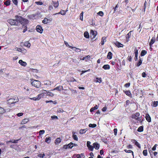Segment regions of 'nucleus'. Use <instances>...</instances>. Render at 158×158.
I'll return each instance as SVG.
<instances>
[{
    "instance_id": "obj_32",
    "label": "nucleus",
    "mask_w": 158,
    "mask_h": 158,
    "mask_svg": "<svg viewBox=\"0 0 158 158\" xmlns=\"http://www.w3.org/2000/svg\"><path fill=\"white\" fill-rule=\"evenodd\" d=\"M24 46L29 48L31 46V44L28 42H26L24 43Z\"/></svg>"
},
{
    "instance_id": "obj_6",
    "label": "nucleus",
    "mask_w": 158,
    "mask_h": 158,
    "mask_svg": "<svg viewBox=\"0 0 158 158\" xmlns=\"http://www.w3.org/2000/svg\"><path fill=\"white\" fill-rule=\"evenodd\" d=\"M36 30L37 32L40 33H42L43 31L42 27L40 25H37L36 26Z\"/></svg>"
},
{
    "instance_id": "obj_56",
    "label": "nucleus",
    "mask_w": 158,
    "mask_h": 158,
    "mask_svg": "<svg viewBox=\"0 0 158 158\" xmlns=\"http://www.w3.org/2000/svg\"><path fill=\"white\" fill-rule=\"evenodd\" d=\"M51 118L52 119H58L57 117L55 115H52L51 116Z\"/></svg>"
},
{
    "instance_id": "obj_19",
    "label": "nucleus",
    "mask_w": 158,
    "mask_h": 158,
    "mask_svg": "<svg viewBox=\"0 0 158 158\" xmlns=\"http://www.w3.org/2000/svg\"><path fill=\"white\" fill-rule=\"evenodd\" d=\"M90 34L92 35H93L94 38L97 35V32L96 31H94L93 30H91L90 31Z\"/></svg>"
},
{
    "instance_id": "obj_5",
    "label": "nucleus",
    "mask_w": 158,
    "mask_h": 158,
    "mask_svg": "<svg viewBox=\"0 0 158 158\" xmlns=\"http://www.w3.org/2000/svg\"><path fill=\"white\" fill-rule=\"evenodd\" d=\"M42 97H43V95H42V94H38L36 97L32 98H29L32 100L37 101L40 99Z\"/></svg>"
},
{
    "instance_id": "obj_27",
    "label": "nucleus",
    "mask_w": 158,
    "mask_h": 158,
    "mask_svg": "<svg viewBox=\"0 0 158 158\" xmlns=\"http://www.w3.org/2000/svg\"><path fill=\"white\" fill-rule=\"evenodd\" d=\"M66 11H65L63 10L62 11H60L58 13L55 14L54 15H56V14H60L62 15H64L66 14Z\"/></svg>"
},
{
    "instance_id": "obj_47",
    "label": "nucleus",
    "mask_w": 158,
    "mask_h": 158,
    "mask_svg": "<svg viewBox=\"0 0 158 158\" xmlns=\"http://www.w3.org/2000/svg\"><path fill=\"white\" fill-rule=\"evenodd\" d=\"M143 154L144 156H146L147 155V150H144L143 152Z\"/></svg>"
},
{
    "instance_id": "obj_29",
    "label": "nucleus",
    "mask_w": 158,
    "mask_h": 158,
    "mask_svg": "<svg viewBox=\"0 0 158 158\" xmlns=\"http://www.w3.org/2000/svg\"><path fill=\"white\" fill-rule=\"evenodd\" d=\"M51 140V137H49L48 138H46L45 139V142L48 143H49L50 142Z\"/></svg>"
},
{
    "instance_id": "obj_9",
    "label": "nucleus",
    "mask_w": 158,
    "mask_h": 158,
    "mask_svg": "<svg viewBox=\"0 0 158 158\" xmlns=\"http://www.w3.org/2000/svg\"><path fill=\"white\" fill-rule=\"evenodd\" d=\"M64 43L66 46L69 47V48L73 49V50L75 51L77 49L75 47H73L70 46L69 44L66 41H64Z\"/></svg>"
},
{
    "instance_id": "obj_4",
    "label": "nucleus",
    "mask_w": 158,
    "mask_h": 158,
    "mask_svg": "<svg viewBox=\"0 0 158 158\" xmlns=\"http://www.w3.org/2000/svg\"><path fill=\"white\" fill-rule=\"evenodd\" d=\"M19 101L18 98H10L7 101V103L9 104L15 103Z\"/></svg>"
},
{
    "instance_id": "obj_2",
    "label": "nucleus",
    "mask_w": 158,
    "mask_h": 158,
    "mask_svg": "<svg viewBox=\"0 0 158 158\" xmlns=\"http://www.w3.org/2000/svg\"><path fill=\"white\" fill-rule=\"evenodd\" d=\"M31 84L32 86L37 88H39L41 86V83L40 81L36 80H31Z\"/></svg>"
},
{
    "instance_id": "obj_35",
    "label": "nucleus",
    "mask_w": 158,
    "mask_h": 158,
    "mask_svg": "<svg viewBox=\"0 0 158 158\" xmlns=\"http://www.w3.org/2000/svg\"><path fill=\"white\" fill-rule=\"evenodd\" d=\"M5 112L6 111L3 108L0 107V114H2Z\"/></svg>"
},
{
    "instance_id": "obj_34",
    "label": "nucleus",
    "mask_w": 158,
    "mask_h": 158,
    "mask_svg": "<svg viewBox=\"0 0 158 158\" xmlns=\"http://www.w3.org/2000/svg\"><path fill=\"white\" fill-rule=\"evenodd\" d=\"M147 51L145 50H143L142 51L141 53V56H143L146 55L147 53Z\"/></svg>"
},
{
    "instance_id": "obj_52",
    "label": "nucleus",
    "mask_w": 158,
    "mask_h": 158,
    "mask_svg": "<svg viewBox=\"0 0 158 158\" xmlns=\"http://www.w3.org/2000/svg\"><path fill=\"white\" fill-rule=\"evenodd\" d=\"M135 144L136 146H137V147H139V148H141L140 145L138 142L137 141L135 142Z\"/></svg>"
},
{
    "instance_id": "obj_21",
    "label": "nucleus",
    "mask_w": 158,
    "mask_h": 158,
    "mask_svg": "<svg viewBox=\"0 0 158 158\" xmlns=\"http://www.w3.org/2000/svg\"><path fill=\"white\" fill-rule=\"evenodd\" d=\"M112 54L111 52H109L108 53L107 58L109 59H111L112 58Z\"/></svg>"
},
{
    "instance_id": "obj_25",
    "label": "nucleus",
    "mask_w": 158,
    "mask_h": 158,
    "mask_svg": "<svg viewBox=\"0 0 158 158\" xmlns=\"http://www.w3.org/2000/svg\"><path fill=\"white\" fill-rule=\"evenodd\" d=\"M87 130V129H81L79 131V133L81 134H84L86 132Z\"/></svg>"
},
{
    "instance_id": "obj_64",
    "label": "nucleus",
    "mask_w": 158,
    "mask_h": 158,
    "mask_svg": "<svg viewBox=\"0 0 158 158\" xmlns=\"http://www.w3.org/2000/svg\"><path fill=\"white\" fill-rule=\"evenodd\" d=\"M90 144H91V142L89 141H88L87 142V144H86V145H87V147L89 146H90Z\"/></svg>"
},
{
    "instance_id": "obj_10",
    "label": "nucleus",
    "mask_w": 158,
    "mask_h": 158,
    "mask_svg": "<svg viewBox=\"0 0 158 158\" xmlns=\"http://www.w3.org/2000/svg\"><path fill=\"white\" fill-rule=\"evenodd\" d=\"M51 21V20L47 18H44V19L42 21V23L45 24H47L48 23Z\"/></svg>"
},
{
    "instance_id": "obj_11",
    "label": "nucleus",
    "mask_w": 158,
    "mask_h": 158,
    "mask_svg": "<svg viewBox=\"0 0 158 158\" xmlns=\"http://www.w3.org/2000/svg\"><path fill=\"white\" fill-rule=\"evenodd\" d=\"M63 87L62 86H59L56 87L55 88L51 90H58L59 91H60L61 89H63Z\"/></svg>"
},
{
    "instance_id": "obj_14",
    "label": "nucleus",
    "mask_w": 158,
    "mask_h": 158,
    "mask_svg": "<svg viewBox=\"0 0 158 158\" xmlns=\"http://www.w3.org/2000/svg\"><path fill=\"white\" fill-rule=\"evenodd\" d=\"M114 44L118 48L123 47V45L120 42H116Z\"/></svg>"
},
{
    "instance_id": "obj_30",
    "label": "nucleus",
    "mask_w": 158,
    "mask_h": 158,
    "mask_svg": "<svg viewBox=\"0 0 158 158\" xmlns=\"http://www.w3.org/2000/svg\"><path fill=\"white\" fill-rule=\"evenodd\" d=\"M96 82H98L99 83H101L102 81V80L101 78H98L97 77L95 79Z\"/></svg>"
},
{
    "instance_id": "obj_28",
    "label": "nucleus",
    "mask_w": 158,
    "mask_h": 158,
    "mask_svg": "<svg viewBox=\"0 0 158 158\" xmlns=\"http://www.w3.org/2000/svg\"><path fill=\"white\" fill-rule=\"evenodd\" d=\"M75 132H73V137L74 140L77 141L78 138L77 135L75 134Z\"/></svg>"
},
{
    "instance_id": "obj_17",
    "label": "nucleus",
    "mask_w": 158,
    "mask_h": 158,
    "mask_svg": "<svg viewBox=\"0 0 158 158\" xmlns=\"http://www.w3.org/2000/svg\"><path fill=\"white\" fill-rule=\"evenodd\" d=\"M44 85L49 87L51 85V82L50 81H47L44 82Z\"/></svg>"
},
{
    "instance_id": "obj_55",
    "label": "nucleus",
    "mask_w": 158,
    "mask_h": 158,
    "mask_svg": "<svg viewBox=\"0 0 158 158\" xmlns=\"http://www.w3.org/2000/svg\"><path fill=\"white\" fill-rule=\"evenodd\" d=\"M46 91H47L46 90H43L41 92V94H42L43 96H44V94H47V92H46Z\"/></svg>"
},
{
    "instance_id": "obj_7",
    "label": "nucleus",
    "mask_w": 158,
    "mask_h": 158,
    "mask_svg": "<svg viewBox=\"0 0 158 158\" xmlns=\"http://www.w3.org/2000/svg\"><path fill=\"white\" fill-rule=\"evenodd\" d=\"M19 63L22 66L25 67L27 65V64L26 62L23 61L22 60H20L19 61Z\"/></svg>"
},
{
    "instance_id": "obj_62",
    "label": "nucleus",
    "mask_w": 158,
    "mask_h": 158,
    "mask_svg": "<svg viewBox=\"0 0 158 158\" xmlns=\"http://www.w3.org/2000/svg\"><path fill=\"white\" fill-rule=\"evenodd\" d=\"M127 148L128 149H132L133 148L131 144H129L127 146Z\"/></svg>"
},
{
    "instance_id": "obj_12",
    "label": "nucleus",
    "mask_w": 158,
    "mask_h": 158,
    "mask_svg": "<svg viewBox=\"0 0 158 158\" xmlns=\"http://www.w3.org/2000/svg\"><path fill=\"white\" fill-rule=\"evenodd\" d=\"M140 115L139 113H136L135 114H133L132 116V118L134 119H136L138 118Z\"/></svg>"
},
{
    "instance_id": "obj_41",
    "label": "nucleus",
    "mask_w": 158,
    "mask_h": 158,
    "mask_svg": "<svg viewBox=\"0 0 158 158\" xmlns=\"http://www.w3.org/2000/svg\"><path fill=\"white\" fill-rule=\"evenodd\" d=\"M142 60L141 59H140L138 63L137 64L136 66H139L142 64Z\"/></svg>"
},
{
    "instance_id": "obj_23",
    "label": "nucleus",
    "mask_w": 158,
    "mask_h": 158,
    "mask_svg": "<svg viewBox=\"0 0 158 158\" xmlns=\"http://www.w3.org/2000/svg\"><path fill=\"white\" fill-rule=\"evenodd\" d=\"M52 5L55 8L57 7L58 6V5H59V3H58V2H52Z\"/></svg>"
},
{
    "instance_id": "obj_31",
    "label": "nucleus",
    "mask_w": 158,
    "mask_h": 158,
    "mask_svg": "<svg viewBox=\"0 0 158 158\" xmlns=\"http://www.w3.org/2000/svg\"><path fill=\"white\" fill-rule=\"evenodd\" d=\"M84 37L86 38H89V34L88 32H85L84 33Z\"/></svg>"
},
{
    "instance_id": "obj_42",
    "label": "nucleus",
    "mask_w": 158,
    "mask_h": 158,
    "mask_svg": "<svg viewBox=\"0 0 158 158\" xmlns=\"http://www.w3.org/2000/svg\"><path fill=\"white\" fill-rule=\"evenodd\" d=\"M96 125L95 124H89V126L90 127L94 128L96 126Z\"/></svg>"
},
{
    "instance_id": "obj_59",
    "label": "nucleus",
    "mask_w": 158,
    "mask_h": 158,
    "mask_svg": "<svg viewBox=\"0 0 158 158\" xmlns=\"http://www.w3.org/2000/svg\"><path fill=\"white\" fill-rule=\"evenodd\" d=\"M13 3L16 5H17L18 4V1L17 0H12Z\"/></svg>"
},
{
    "instance_id": "obj_54",
    "label": "nucleus",
    "mask_w": 158,
    "mask_h": 158,
    "mask_svg": "<svg viewBox=\"0 0 158 158\" xmlns=\"http://www.w3.org/2000/svg\"><path fill=\"white\" fill-rule=\"evenodd\" d=\"M46 91H47L46 90H43L41 92V94H42L43 96H44V94H47V92H46Z\"/></svg>"
},
{
    "instance_id": "obj_50",
    "label": "nucleus",
    "mask_w": 158,
    "mask_h": 158,
    "mask_svg": "<svg viewBox=\"0 0 158 158\" xmlns=\"http://www.w3.org/2000/svg\"><path fill=\"white\" fill-rule=\"evenodd\" d=\"M45 133V131L44 130H41L39 131V133L40 135L43 134Z\"/></svg>"
},
{
    "instance_id": "obj_51",
    "label": "nucleus",
    "mask_w": 158,
    "mask_h": 158,
    "mask_svg": "<svg viewBox=\"0 0 158 158\" xmlns=\"http://www.w3.org/2000/svg\"><path fill=\"white\" fill-rule=\"evenodd\" d=\"M131 31H130V32H129L127 34V35L126 36V38H127L128 39L129 38H130V36H131Z\"/></svg>"
},
{
    "instance_id": "obj_44",
    "label": "nucleus",
    "mask_w": 158,
    "mask_h": 158,
    "mask_svg": "<svg viewBox=\"0 0 158 158\" xmlns=\"http://www.w3.org/2000/svg\"><path fill=\"white\" fill-rule=\"evenodd\" d=\"M125 94L129 96H130L131 95V92L130 91H127L125 92Z\"/></svg>"
},
{
    "instance_id": "obj_63",
    "label": "nucleus",
    "mask_w": 158,
    "mask_h": 158,
    "mask_svg": "<svg viewBox=\"0 0 158 158\" xmlns=\"http://www.w3.org/2000/svg\"><path fill=\"white\" fill-rule=\"evenodd\" d=\"M130 83H128L125 85V86L126 87H128L130 86Z\"/></svg>"
},
{
    "instance_id": "obj_36",
    "label": "nucleus",
    "mask_w": 158,
    "mask_h": 158,
    "mask_svg": "<svg viewBox=\"0 0 158 158\" xmlns=\"http://www.w3.org/2000/svg\"><path fill=\"white\" fill-rule=\"evenodd\" d=\"M137 131L139 132L143 131V127L142 126L139 127L138 128Z\"/></svg>"
},
{
    "instance_id": "obj_13",
    "label": "nucleus",
    "mask_w": 158,
    "mask_h": 158,
    "mask_svg": "<svg viewBox=\"0 0 158 158\" xmlns=\"http://www.w3.org/2000/svg\"><path fill=\"white\" fill-rule=\"evenodd\" d=\"M145 118L146 120L148 122H150L151 121V118L148 114H146Z\"/></svg>"
},
{
    "instance_id": "obj_24",
    "label": "nucleus",
    "mask_w": 158,
    "mask_h": 158,
    "mask_svg": "<svg viewBox=\"0 0 158 158\" xmlns=\"http://www.w3.org/2000/svg\"><path fill=\"white\" fill-rule=\"evenodd\" d=\"M47 92V95L51 97H53L54 95V94L52 92L49 91H46Z\"/></svg>"
},
{
    "instance_id": "obj_40",
    "label": "nucleus",
    "mask_w": 158,
    "mask_h": 158,
    "mask_svg": "<svg viewBox=\"0 0 158 158\" xmlns=\"http://www.w3.org/2000/svg\"><path fill=\"white\" fill-rule=\"evenodd\" d=\"M10 0H7L4 2V4L6 6L9 5L10 4Z\"/></svg>"
},
{
    "instance_id": "obj_22",
    "label": "nucleus",
    "mask_w": 158,
    "mask_h": 158,
    "mask_svg": "<svg viewBox=\"0 0 158 158\" xmlns=\"http://www.w3.org/2000/svg\"><path fill=\"white\" fill-rule=\"evenodd\" d=\"M102 68L104 69H110V66L108 64H105L103 66Z\"/></svg>"
},
{
    "instance_id": "obj_8",
    "label": "nucleus",
    "mask_w": 158,
    "mask_h": 158,
    "mask_svg": "<svg viewBox=\"0 0 158 158\" xmlns=\"http://www.w3.org/2000/svg\"><path fill=\"white\" fill-rule=\"evenodd\" d=\"M17 50L19 52H21L23 53H25L27 52L26 50L24 48H18Z\"/></svg>"
},
{
    "instance_id": "obj_3",
    "label": "nucleus",
    "mask_w": 158,
    "mask_h": 158,
    "mask_svg": "<svg viewBox=\"0 0 158 158\" xmlns=\"http://www.w3.org/2000/svg\"><path fill=\"white\" fill-rule=\"evenodd\" d=\"M22 19L21 20L19 21V22L23 26H26L27 24L28 23V20L22 17Z\"/></svg>"
},
{
    "instance_id": "obj_60",
    "label": "nucleus",
    "mask_w": 158,
    "mask_h": 158,
    "mask_svg": "<svg viewBox=\"0 0 158 158\" xmlns=\"http://www.w3.org/2000/svg\"><path fill=\"white\" fill-rule=\"evenodd\" d=\"M157 146L156 144H155L152 148V150L153 151H155L156 150V147Z\"/></svg>"
},
{
    "instance_id": "obj_46",
    "label": "nucleus",
    "mask_w": 158,
    "mask_h": 158,
    "mask_svg": "<svg viewBox=\"0 0 158 158\" xmlns=\"http://www.w3.org/2000/svg\"><path fill=\"white\" fill-rule=\"evenodd\" d=\"M97 14L98 15H99L101 16H103L104 15V13H103V12L102 11H99L98 12V13Z\"/></svg>"
},
{
    "instance_id": "obj_15",
    "label": "nucleus",
    "mask_w": 158,
    "mask_h": 158,
    "mask_svg": "<svg viewBox=\"0 0 158 158\" xmlns=\"http://www.w3.org/2000/svg\"><path fill=\"white\" fill-rule=\"evenodd\" d=\"M106 41V37H103L101 39V44L102 45H103Z\"/></svg>"
},
{
    "instance_id": "obj_45",
    "label": "nucleus",
    "mask_w": 158,
    "mask_h": 158,
    "mask_svg": "<svg viewBox=\"0 0 158 158\" xmlns=\"http://www.w3.org/2000/svg\"><path fill=\"white\" fill-rule=\"evenodd\" d=\"M68 147L69 148H72L73 146V143H70L68 144Z\"/></svg>"
},
{
    "instance_id": "obj_18",
    "label": "nucleus",
    "mask_w": 158,
    "mask_h": 158,
    "mask_svg": "<svg viewBox=\"0 0 158 158\" xmlns=\"http://www.w3.org/2000/svg\"><path fill=\"white\" fill-rule=\"evenodd\" d=\"M29 121V119L28 118H24L23 119L21 122V124H24Z\"/></svg>"
},
{
    "instance_id": "obj_48",
    "label": "nucleus",
    "mask_w": 158,
    "mask_h": 158,
    "mask_svg": "<svg viewBox=\"0 0 158 158\" xmlns=\"http://www.w3.org/2000/svg\"><path fill=\"white\" fill-rule=\"evenodd\" d=\"M89 149L91 151H93L94 149V146H92V145L89 146L88 147Z\"/></svg>"
},
{
    "instance_id": "obj_53",
    "label": "nucleus",
    "mask_w": 158,
    "mask_h": 158,
    "mask_svg": "<svg viewBox=\"0 0 158 158\" xmlns=\"http://www.w3.org/2000/svg\"><path fill=\"white\" fill-rule=\"evenodd\" d=\"M45 156L44 153L43 154H40L38 155V156L40 158H43Z\"/></svg>"
},
{
    "instance_id": "obj_33",
    "label": "nucleus",
    "mask_w": 158,
    "mask_h": 158,
    "mask_svg": "<svg viewBox=\"0 0 158 158\" xmlns=\"http://www.w3.org/2000/svg\"><path fill=\"white\" fill-rule=\"evenodd\" d=\"M98 106L97 105H96L94 107H93L91 108L90 109V112H93L95 110L98 109Z\"/></svg>"
},
{
    "instance_id": "obj_1",
    "label": "nucleus",
    "mask_w": 158,
    "mask_h": 158,
    "mask_svg": "<svg viewBox=\"0 0 158 158\" xmlns=\"http://www.w3.org/2000/svg\"><path fill=\"white\" fill-rule=\"evenodd\" d=\"M16 20L13 19H9L7 20V22L8 23L10 24V25H17L19 22V21L21 20L22 17L20 16L16 15L15 16Z\"/></svg>"
},
{
    "instance_id": "obj_20",
    "label": "nucleus",
    "mask_w": 158,
    "mask_h": 158,
    "mask_svg": "<svg viewBox=\"0 0 158 158\" xmlns=\"http://www.w3.org/2000/svg\"><path fill=\"white\" fill-rule=\"evenodd\" d=\"M61 142V139L60 138H57L55 140V143L56 144H59Z\"/></svg>"
},
{
    "instance_id": "obj_38",
    "label": "nucleus",
    "mask_w": 158,
    "mask_h": 158,
    "mask_svg": "<svg viewBox=\"0 0 158 158\" xmlns=\"http://www.w3.org/2000/svg\"><path fill=\"white\" fill-rule=\"evenodd\" d=\"M19 140V139H17V140H11L10 141H9V142H11L12 143H18V141Z\"/></svg>"
},
{
    "instance_id": "obj_26",
    "label": "nucleus",
    "mask_w": 158,
    "mask_h": 158,
    "mask_svg": "<svg viewBox=\"0 0 158 158\" xmlns=\"http://www.w3.org/2000/svg\"><path fill=\"white\" fill-rule=\"evenodd\" d=\"M155 42V40L154 38L153 37L151 40V41L149 44V45L151 47L152 45Z\"/></svg>"
},
{
    "instance_id": "obj_58",
    "label": "nucleus",
    "mask_w": 158,
    "mask_h": 158,
    "mask_svg": "<svg viewBox=\"0 0 158 158\" xmlns=\"http://www.w3.org/2000/svg\"><path fill=\"white\" fill-rule=\"evenodd\" d=\"M114 135H116L117 134V128H114Z\"/></svg>"
},
{
    "instance_id": "obj_39",
    "label": "nucleus",
    "mask_w": 158,
    "mask_h": 158,
    "mask_svg": "<svg viewBox=\"0 0 158 158\" xmlns=\"http://www.w3.org/2000/svg\"><path fill=\"white\" fill-rule=\"evenodd\" d=\"M77 158H84V156L82 154H81L80 155H77Z\"/></svg>"
},
{
    "instance_id": "obj_49",
    "label": "nucleus",
    "mask_w": 158,
    "mask_h": 158,
    "mask_svg": "<svg viewBox=\"0 0 158 158\" xmlns=\"http://www.w3.org/2000/svg\"><path fill=\"white\" fill-rule=\"evenodd\" d=\"M158 102H154L153 103V106L154 107H156L157 106Z\"/></svg>"
},
{
    "instance_id": "obj_43",
    "label": "nucleus",
    "mask_w": 158,
    "mask_h": 158,
    "mask_svg": "<svg viewBox=\"0 0 158 158\" xmlns=\"http://www.w3.org/2000/svg\"><path fill=\"white\" fill-rule=\"evenodd\" d=\"M83 12H82L80 14V19L82 21L83 20Z\"/></svg>"
},
{
    "instance_id": "obj_16",
    "label": "nucleus",
    "mask_w": 158,
    "mask_h": 158,
    "mask_svg": "<svg viewBox=\"0 0 158 158\" xmlns=\"http://www.w3.org/2000/svg\"><path fill=\"white\" fill-rule=\"evenodd\" d=\"M94 148L96 149H98L99 148V144L97 143H94L93 144Z\"/></svg>"
},
{
    "instance_id": "obj_57",
    "label": "nucleus",
    "mask_w": 158,
    "mask_h": 158,
    "mask_svg": "<svg viewBox=\"0 0 158 158\" xmlns=\"http://www.w3.org/2000/svg\"><path fill=\"white\" fill-rule=\"evenodd\" d=\"M35 3L37 5H43V3L42 2H35Z\"/></svg>"
},
{
    "instance_id": "obj_61",
    "label": "nucleus",
    "mask_w": 158,
    "mask_h": 158,
    "mask_svg": "<svg viewBox=\"0 0 158 158\" xmlns=\"http://www.w3.org/2000/svg\"><path fill=\"white\" fill-rule=\"evenodd\" d=\"M138 50L135 48V55H138Z\"/></svg>"
},
{
    "instance_id": "obj_37",
    "label": "nucleus",
    "mask_w": 158,
    "mask_h": 158,
    "mask_svg": "<svg viewBox=\"0 0 158 158\" xmlns=\"http://www.w3.org/2000/svg\"><path fill=\"white\" fill-rule=\"evenodd\" d=\"M124 151L125 152H127V153H132V155L133 156H134L133 152L131 150H127V149H125V150H124Z\"/></svg>"
}]
</instances>
